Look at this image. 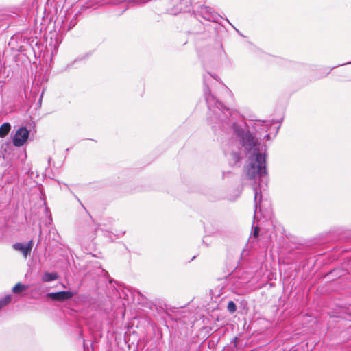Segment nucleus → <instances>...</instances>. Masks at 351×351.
I'll list each match as a JSON object with an SVG mask.
<instances>
[{
  "mask_svg": "<svg viewBox=\"0 0 351 351\" xmlns=\"http://www.w3.org/2000/svg\"><path fill=\"white\" fill-rule=\"evenodd\" d=\"M11 300H12V297L10 295H8L5 297H4L3 298L1 299L0 300V309L1 308H3V306H6L7 304H8L11 302Z\"/></svg>",
  "mask_w": 351,
  "mask_h": 351,
  "instance_id": "obj_10",
  "label": "nucleus"
},
{
  "mask_svg": "<svg viewBox=\"0 0 351 351\" xmlns=\"http://www.w3.org/2000/svg\"><path fill=\"white\" fill-rule=\"evenodd\" d=\"M228 310L230 312V313H234L237 310V306H236V304H234V302L233 301H230L228 304Z\"/></svg>",
  "mask_w": 351,
  "mask_h": 351,
  "instance_id": "obj_11",
  "label": "nucleus"
},
{
  "mask_svg": "<svg viewBox=\"0 0 351 351\" xmlns=\"http://www.w3.org/2000/svg\"><path fill=\"white\" fill-rule=\"evenodd\" d=\"M33 246V241L30 240L27 243H16L13 245V248L15 250L20 251L23 254L25 258H27L30 253Z\"/></svg>",
  "mask_w": 351,
  "mask_h": 351,
  "instance_id": "obj_5",
  "label": "nucleus"
},
{
  "mask_svg": "<svg viewBox=\"0 0 351 351\" xmlns=\"http://www.w3.org/2000/svg\"><path fill=\"white\" fill-rule=\"evenodd\" d=\"M27 287H28L27 285H23V284L19 282L12 288V291L14 293L17 294V293H21V291L26 290L27 289Z\"/></svg>",
  "mask_w": 351,
  "mask_h": 351,
  "instance_id": "obj_8",
  "label": "nucleus"
},
{
  "mask_svg": "<svg viewBox=\"0 0 351 351\" xmlns=\"http://www.w3.org/2000/svg\"><path fill=\"white\" fill-rule=\"evenodd\" d=\"M29 135V132L25 127L19 128L13 136V145L15 147L23 146L28 139Z\"/></svg>",
  "mask_w": 351,
  "mask_h": 351,
  "instance_id": "obj_2",
  "label": "nucleus"
},
{
  "mask_svg": "<svg viewBox=\"0 0 351 351\" xmlns=\"http://www.w3.org/2000/svg\"><path fill=\"white\" fill-rule=\"evenodd\" d=\"M258 233H259V228L258 226H256L254 230H253V232H252V236L254 239H256L258 236Z\"/></svg>",
  "mask_w": 351,
  "mask_h": 351,
  "instance_id": "obj_12",
  "label": "nucleus"
},
{
  "mask_svg": "<svg viewBox=\"0 0 351 351\" xmlns=\"http://www.w3.org/2000/svg\"><path fill=\"white\" fill-rule=\"evenodd\" d=\"M191 3V0H184L182 3H180L178 9L180 11L186 12L189 10Z\"/></svg>",
  "mask_w": 351,
  "mask_h": 351,
  "instance_id": "obj_9",
  "label": "nucleus"
},
{
  "mask_svg": "<svg viewBox=\"0 0 351 351\" xmlns=\"http://www.w3.org/2000/svg\"><path fill=\"white\" fill-rule=\"evenodd\" d=\"M223 88L224 90H226V91H229V90L228 89V88L226 86H223Z\"/></svg>",
  "mask_w": 351,
  "mask_h": 351,
  "instance_id": "obj_14",
  "label": "nucleus"
},
{
  "mask_svg": "<svg viewBox=\"0 0 351 351\" xmlns=\"http://www.w3.org/2000/svg\"><path fill=\"white\" fill-rule=\"evenodd\" d=\"M11 130V125L9 123H4L0 127V137L4 138L6 136Z\"/></svg>",
  "mask_w": 351,
  "mask_h": 351,
  "instance_id": "obj_6",
  "label": "nucleus"
},
{
  "mask_svg": "<svg viewBox=\"0 0 351 351\" xmlns=\"http://www.w3.org/2000/svg\"><path fill=\"white\" fill-rule=\"evenodd\" d=\"M47 295L53 300L62 302L71 298L74 295V293L69 291H63L56 293H49Z\"/></svg>",
  "mask_w": 351,
  "mask_h": 351,
  "instance_id": "obj_4",
  "label": "nucleus"
},
{
  "mask_svg": "<svg viewBox=\"0 0 351 351\" xmlns=\"http://www.w3.org/2000/svg\"><path fill=\"white\" fill-rule=\"evenodd\" d=\"M58 276L56 273L45 272L42 276L43 282H50L58 279Z\"/></svg>",
  "mask_w": 351,
  "mask_h": 351,
  "instance_id": "obj_7",
  "label": "nucleus"
},
{
  "mask_svg": "<svg viewBox=\"0 0 351 351\" xmlns=\"http://www.w3.org/2000/svg\"><path fill=\"white\" fill-rule=\"evenodd\" d=\"M204 79L205 82L206 77ZM204 93L209 109L208 123L213 130L215 132H232L235 138L226 151L230 165H236L241 160L242 152L250 154L244 171L245 179L254 184L258 183V186H253L255 219L262 198L260 182L267 176L266 154L259 152L258 140L262 137L264 140H270L273 134L271 128L276 123L274 121L255 120L252 125L253 131H250L242 115L237 110L226 108L211 94L205 83Z\"/></svg>",
  "mask_w": 351,
  "mask_h": 351,
  "instance_id": "obj_1",
  "label": "nucleus"
},
{
  "mask_svg": "<svg viewBox=\"0 0 351 351\" xmlns=\"http://www.w3.org/2000/svg\"><path fill=\"white\" fill-rule=\"evenodd\" d=\"M199 14L206 20L215 22L219 16L212 8L208 6H201L199 10Z\"/></svg>",
  "mask_w": 351,
  "mask_h": 351,
  "instance_id": "obj_3",
  "label": "nucleus"
},
{
  "mask_svg": "<svg viewBox=\"0 0 351 351\" xmlns=\"http://www.w3.org/2000/svg\"><path fill=\"white\" fill-rule=\"evenodd\" d=\"M279 128H280L279 125H277V126L275 127L274 131V136L276 135V134L278 133V130Z\"/></svg>",
  "mask_w": 351,
  "mask_h": 351,
  "instance_id": "obj_13",
  "label": "nucleus"
}]
</instances>
